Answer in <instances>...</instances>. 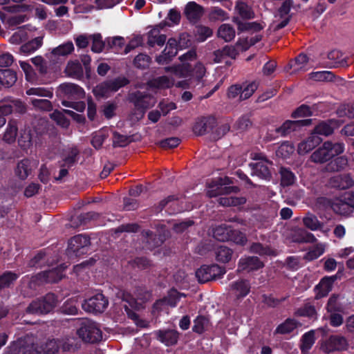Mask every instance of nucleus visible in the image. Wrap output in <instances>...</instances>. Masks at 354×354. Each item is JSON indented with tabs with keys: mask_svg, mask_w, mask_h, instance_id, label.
I'll list each match as a JSON object with an SVG mask.
<instances>
[{
	"mask_svg": "<svg viewBox=\"0 0 354 354\" xmlns=\"http://www.w3.org/2000/svg\"><path fill=\"white\" fill-rule=\"evenodd\" d=\"M81 346L80 342L75 337L67 338L60 341V348L64 351H75Z\"/></svg>",
	"mask_w": 354,
	"mask_h": 354,
	"instance_id": "nucleus-53",
	"label": "nucleus"
},
{
	"mask_svg": "<svg viewBox=\"0 0 354 354\" xmlns=\"http://www.w3.org/2000/svg\"><path fill=\"white\" fill-rule=\"evenodd\" d=\"M337 114L341 118H354V102L340 105L337 110Z\"/></svg>",
	"mask_w": 354,
	"mask_h": 354,
	"instance_id": "nucleus-61",
	"label": "nucleus"
},
{
	"mask_svg": "<svg viewBox=\"0 0 354 354\" xmlns=\"http://www.w3.org/2000/svg\"><path fill=\"white\" fill-rule=\"evenodd\" d=\"M231 289L236 292V298L241 299L246 297L250 292V283L248 279H239L230 284Z\"/></svg>",
	"mask_w": 354,
	"mask_h": 354,
	"instance_id": "nucleus-26",
	"label": "nucleus"
},
{
	"mask_svg": "<svg viewBox=\"0 0 354 354\" xmlns=\"http://www.w3.org/2000/svg\"><path fill=\"white\" fill-rule=\"evenodd\" d=\"M6 354H39L33 343L26 344L25 340L13 343Z\"/></svg>",
	"mask_w": 354,
	"mask_h": 354,
	"instance_id": "nucleus-17",
	"label": "nucleus"
},
{
	"mask_svg": "<svg viewBox=\"0 0 354 354\" xmlns=\"http://www.w3.org/2000/svg\"><path fill=\"white\" fill-rule=\"evenodd\" d=\"M129 100L134 106V114L142 118L146 111L155 104L154 97L146 92L136 91L129 95Z\"/></svg>",
	"mask_w": 354,
	"mask_h": 354,
	"instance_id": "nucleus-5",
	"label": "nucleus"
},
{
	"mask_svg": "<svg viewBox=\"0 0 354 354\" xmlns=\"http://www.w3.org/2000/svg\"><path fill=\"white\" fill-rule=\"evenodd\" d=\"M17 80V72L10 68H0V85L5 88H10Z\"/></svg>",
	"mask_w": 354,
	"mask_h": 354,
	"instance_id": "nucleus-23",
	"label": "nucleus"
},
{
	"mask_svg": "<svg viewBox=\"0 0 354 354\" xmlns=\"http://www.w3.org/2000/svg\"><path fill=\"white\" fill-rule=\"evenodd\" d=\"M183 40H185L183 35L180 36L179 42H178L176 39L174 37L169 38L162 53L156 57V62L160 65L169 64L177 55L178 46H184V42L183 41Z\"/></svg>",
	"mask_w": 354,
	"mask_h": 354,
	"instance_id": "nucleus-8",
	"label": "nucleus"
},
{
	"mask_svg": "<svg viewBox=\"0 0 354 354\" xmlns=\"http://www.w3.org/2000/svg\"><path fill=\"white\" fill-rule=\"evenodd\" d=\"M264 266L263 263L257 257H247L241 258L238 264V271L248 272L257 270Z\"/></svg>",
	"mask_w": 354,
	"mask_h": 354,
	"instance_id": "nucleus-19",
	"label": "nucleus"
},
{
	"mask_svg": "<svg viewBox=\"0 0 354 354\" xmlns=\"http://www.w3.org/2000/svg\"><path fill=\"white\" fill-rule=\"evenodd\" d=\"M111 92H116L120 88L124 87L130 83L128 78L124 76H119L114 79L107 80Z\"/></svg>",
	"mask_w": 354,
	"mask_h": 354,
	"instance_id": "nucleus-55",
	"label": "nucleus"
},
{
	"mask_svg": "<svg viewBox=\"0 0 354 354\" xmlns=\"http://www.w3.org/2000/svg\"><path fill=\"white\" fill-rule=\"evenodd\" d=\"M26 111V106L20 100H11L7 104L0 105V112L2 114L9 115L12 113L24 114Z\"/></svg>",
	"mask_w": 354,
	"mask_h": 354,
	"instance_id": "nucleus-21",
	"label": "nucleus"
},
{
	"mask_svg": "<svg viewBox=\"0 0 354 354\" xmlns=\"http://www.w3.org/2000/svg\"><path fill=\"white\" fill-rule=\"evenodd\" d=\"M242 93L241 95V101L249 99L253 93L257 90L259 82L257 80L245 81L242 84Z\"/></svg>",
	"mask_w": 354,
	"mask_h": 354,
	"instance_id": "nucleus-35",
	"label": "nucleus"
},
{
	"mask_svg": "<svg viewBox=\"0 0 354 354\" xmlns=\"http://www.w3.org/2000/svg\"><path fill=\"white\" fill-rule=\"evenodd\" d=\"M209 189L207 192V195L209 198L216 197L220 195H228L231 193H237L240 189L237 186H225L221 183L214 185L213 182L209 185Z\"/></svg>",
	"mask_w": 354,
	"mask_h": 354,
	"instance_id": "nucleus-20",
	"label": "nucleus"
},
{
	"mask_svg": "<svg viewBox=\"0 0 354 354\" xmlns=\"http://www.w3.org/2000/svg\"><path fill=\"white\" fill-rule=\"evenodd\" d=\"M18 145L23 151H27L32 145V133L30 129H21Z\"/></svg>",
	"mask_w": 354,
	"mask_h": 354,
	"instance_id": "nucleus-34",
	"label": "nucleus"
},
{
	"mask_svg": "<svg viewBox=\"0 0 354 354\" xmlns=\"http://www.w3.org/2000/svg\"><path fill=\"white\" fill-rule=\"evenodd\" d=\"M232 249L225 245H220L215 252L216 259L220 263H228L232 259Z\"/></svg>",
	"mask_w": 354,
	"mask_h": 354,
	"instance_id": "nucleus-48",
	"label": "nucleus"
},
{
	"mask_svg": "<svg viewBox=\"0 0 354 354\" xmlns=\"http://www.w3.org/2000/svg\"><path fill=\"white\" fill-rule=\"evenodd\" d=\"M213 34L212 30L205 26L198 25L196 26L195 36L199 42L205 41L208 37Z\"/></svg>",
	"mask_w": 354,
	"mask_h": 354,
	"instance_id": "nucleus-58",
	"label": "nucleus"
},
{
	"mask_svg": "<svg viewBox=\"0 0 354 354\" xmlns=\"http://www.w3.org/2000/svg\"><path fill=\"white\" fill-rule=\"evenodd\" d=\"M184 65L188 66L189 71L187 75H183V77L194 78L196 80L200 81L204 77L206 69L202 63L197 62L194 66H192V64L189 63H184Z\"/></svg>",
	"mask_w": 354,
	"mask_h": 354,
	"instance_id": "nucleus-30",
	"label": "nucleus"
},
{
	"mask_svg": "<svg viewBox=\"0 0 354 354\" xmlns=\"http://www.w3.org/2000/svg\"><path fill=\"white\" fill-rule=\"evenodd\" d=\"M310 77L315 81L333 82L335 75L332 71H323L310 73Z\"/></svg>",
	"mask_w": 354,
	"mask_h": 354,
	"instance_id": "nucleus-56",
	"label": "nucleus"
},
{
	"mask_svg": "<svg viewBox=\"0 0 354 354\" xmlns=\"http://www.w3.org/2000/svg\"><path fill=\"white\" fill-rule=\"evenodd\" d=\"M64 268H55L51 270H46L43 272L44 277L48 283H57L64 276L63 274Z\"/></svg>",
	"mask_w": 354,
	"mask_h": 354,
	"instance_id": "nucleus-44",
	"label": "nucleus"
},
{
	"mask_svg": "<svg viewBox=\"0 0 354 354\" xmlns=\"http://www.w3.org/2000/svg\"><path fill=\"white\" fill-rule=\"evenodd\" d=\"M109 84L107 80L97 85L93 90L94 95L97 97H106L110 92Z\"/></svg>",
	"mask_w": 354,
	"mask_h": 354,
	"instance_id": "nucleus-64",
	"label": "nucleus"
},
{
	"mask_svg": "<svg viewBox=\"0 0 354 354\" xmlns=\"http://www.w3.org/2000/svg\"><path fill=\"white\" fill-rule=\"evenodd\" d=\"M281 185L283 187H289L295 184L297 178L290 168L281 167L279 170Z\"/></svg>",
	"mask_w": 354,
	"mask_h": 354,
	"instance_id": "nucleus-38",
	"label": "nucleus"
},
{
	"mask_svg": "<svg viewBox=\"0 0 354 354\" xmlns=\"http://www.w3.org/2000/svg\"><path fill=\"white\" fill-rule=\"evenodd\" d=\"M204 14V8L195 1H189L185 6L184 15L190 23L198 22Z\"/></svg>",
	"mask_w": 354,
	"mask_h": 354,
	"instance_id": "nucleus-16",
	"label": "nucleus"
},
{
	"mask_svg": "<svg viewBox=\"0 0 354 354\" xmlns=\"http://www.w3.org/2000/svg\"><path fill=\"white\" fill-rule=\"evenodd\" d=\"M302 221L304 226L312 231L322 230L324 223L312 213L308 212Z\"/></svg>",
	"mask_w": 354,
	"mask_h": 354,
	"instance_id": "nucleus-36",
	"label": "nucleus"
},
{
	"mask_svg": "<svg viewBox=\"0 0 354 354\" xmlns=\"http://www.w3.org/2000/svg\"><path fill=\"white\" fill-rule=\"evenodd\" d=\"M337 157L328 162L325 171L327 172H338L343 171L348 165V160L346 156H336Z\"/></svg>",
	"mask_w": 354,
	"mask_h": 354,
	"instance_id": "nucleus-22",
	"label": "nucleus"
},
{
	"mask_svg": "<svg viewBox=\"0 0 354 354\" xmlns=\"http://www.w3.org/2000/svg\"><path fill=\"white\" fill-rule=\"evenodd\" d=\"M158 32V30L153 29L149 32L147 40L149 46L154 47L156 44L162 46L165 44L167 36L164 34L159 35Z\"/></svg>",
	"mask_w": 354,
	"mask_h": 354,
	"instance_id": "nucleus-47",
	"label": "nucleus"
},
{
	"mask_svg": "<svg viewBox=\"0 0 354 354\" xmlns=\"http://www.w3.org/2000/svg\"><path fill=\"white\" fill-rule=\"evenodd\" d=\"M89 37L92 39L91 50L93 53H101L104 48H106V40L103 41L100 33L91 35Z\"/></svg>",
	"mask_w": 354,
	"mask_h": 354,
	"instance_id": "nucleus-51",
	"label": "nucleus"
},
{
	"mask_svg": "<svg viewBox=\"0 0 354 354\" xmlns=\"http://www.w3.org/2000/svg\"><path fill=\"white\" fill-rule=\"evenodd\" d=\"M218 36L225 41L229 42L235 37V30L230 24H222L218 30Z\"/></svg>",
	"mask_w": 354,
	"mask_h": 354,
	"instance_id": "nucleus-50",
	"label": "nucleus"
},
{
	"mask_svg": "<svg viewBox=\"0 0 354 354\" xmlns=\"http://www.w3.org/2000/svg\"><path fill=\"white\" fill-rule=\"evenodd\" d=\"M79 153L80 151L77 147L71 148L62 159L63 163H60V167L68 168L73 167L77 161Z\"/></svg>",
	"mask_w": 354,
	"mask_h": 354,
	"instance_id": "nucleus-46",
	"label": "nucleus"
},
{
	"mask_svg": "<svg viewBox=\"0 0 354 354\" xmlns=\"http://www.w3.org/2000/svg\"><path fill=\"white\" fill-rule=\"evenodd\" d=\"M315 343V333L313 330L304 333L301 337L300 348L302 352L308 351Z\"/></svg>",
	"mask_w": 354,
	"mask_h": 354,
	"instance_id": "nucleus-60",
	"label": "nucleus"
},
{
	"mask_svg": "<svg viewBox=\"0 0 354 354\" xmlns=\"http://www.w3.org/2000/svg\"><path fill=\"white\" fill-rule=\"evenodd\" d=\"M344 150L345 145L344 142L326 141L311 154L310 159L315 163H325L336 156L343 153Z\"/></svg>",
	"mask_w": 354,
	"mask_h": 354,
	"instance_id": "nucleus-1",
	"label": "nucleus"
},
{
	"mask_svg": "<svg viewBox=\"0 0 354 354\" xmlns=\"http://www.w3.org/2000/svg\"><path fill=\"white\" fill-rule=\"evenodd\" d=\"M322 140L313 133L306 140L300 142L298 145L297 151L299 154H305L312 151L317 146Z\"/></svg>",
	"mask_w": 354,
	"mask_h": 354,
	"instance_id": "nucleus-27",
	"label": "nucleus"
},
{
	"mask_svg": "<svg viewBox=\"0 0 354 354\" xmlns=\"http://www.w3.org/2000/svg\"><path fill=\"white\" fill-rule=\"evenodd\" d=\"M41 349L45 354H55L60 349V340L55 339H48L41 346Z\"/></svg>",
	"mask_w": 354,
	"mask_h": 354,
	"instance_id": "nucleus-57",
	"label": "nucleus"
},
{
	"mask_svg": "<svg viewBox=\"0 0 354 354\" xmlns=\"http://www.w3.org/2000/svg\"><path fill=\"white\" fill-rule=\"evenodd\" d=\"M326 346L329 351H343L347 347V342L344 337L333 335L329 338Z\"/></svg>",
	"mask_w": 354,
	"mask_h": 354,
	"instance_id": "nucleus-33",
	"label": "nucleus"
},
{
	"mask_svg": "<svg viewBox=\"0 0 354 354\" xmlns=\"http://www.w3.org/2000/svg\"><path fill=\"white\" fill-rule=\"evenodd\" d=\"M341 277V273L337 272L332 276H325L322 278L319 282L315 286V299H320L328 295L332 290L334 283Z\"/></svg>",
	"mask_w": 354,
	"mask_h": 354,
	"instance_id": "nucleus-12",
	"label": "nucleus"
},
{
	"mask_svg": "<svg viewBox=\"0 0 354 354\" xmlns=\"http://www.w3.org/2000/svg\"><path fill=\"white\" fill-rule=\"evenodd\" d=\"M31 172L30 161L28 158L20 160L15 169V175L21 180H25Z\"/></svg>",
	"mask_w": 354,
	"mask_h": 354,
	"instance_id": "nucleus-31",
	"label": "nucleus"
},
{
	"mask_svg": "<svg viewBox=\"0 0 354 354\" xmlns=\"http://www.w3.org/2000/svg\"><path fill=\"white\" fill-rule=\"evenodd\" d=\"M125 45V40L122 37L117 36L106 39V50L115 53H120Z\"/></svg>",
	"mask_w": 354,
	"mask_h": 354,
	"instance_id": "nucleus-42",
	"label": "nucleus"
},
{
	"mask_svg": "<svg viewBox=\"0 0 354 354\" xmlns=\"http://www.w3.org/2000/svg\"><path fill=\"white\" fill-rule=\"evenodd\" d=\"M155 333L157 339L167 346L176 345L179 339V333L174 329L158 330Z\"/></svg>",
	"mask_w": 354,
	"mask_h": 354,
	"instance_id": "nucleus-18",
	"label": "nucleus"
},
{
	"mask_svg": "<svg viewBox=\"0 0 354 354\" xmlns=\"http://www.w3.org/2000/svg\"><path fill=\"white\" fill-rule=\"evenodd\" d=\"M148 85L150 88L164 89L172 87L174 82L167 76L162 75L150 80Z\"/></svg>",
	"mask_w": 354,
	"mask_h": 354,
	"instance_id": "nucleus-32",
	"label": "nucleus"
},
{
	"mask_svg": "<svg viewBox=\"0 0 354 354\" xmlns=\"http://www.w3.org/2000/svg\"><path fill=\"white\" fill-rule=\"evenodd\" d=\"M250 251L260 256L271 255L272 252L268 245H264L261 243H253L250 245Z\"/></svg>",
	"mask_w": 354,
	"mask_h": 354,
	"instance_id": "nucleus-62",
	"label": "nucleus"
},
{
	"mask_svg": "<svg viewBox=\"0 0 354 354\" xmlns=\"http://www.w3.org/2000/svg\"><path fill=\"white\" fill-rule=\"evenodd\" d=\"M313 115L312 108L305 104H302L296 108L291 113V118L296 119L299 118L310 117Z\"/></svg>",
	"mask_w": 354,
	"mask_h": 354,
	"instance_id": "nucleus-54",
	"label": "nucleus"
},
{
	"mask_svg": "<svg viewBox=\"0 0 354 354\" xmlns=\"http://www.w3.org/2000/svg\"><path fill=\"white\" fill-rule=\"evenodd\" d=\"M74 50V46L72 41H67L54 48L51 51V55L55 58L59 57H66Z\"/></svg>",
	"mask_w": 354,
	"mask_h": 354,
	"instance_id": "nucleus-43",
	"label": "nucleus"
},
{
	"mask_svg": "<svg viewBox=\"0 0 354 354\" xmlns=\"http://www.w3.org/2000/svg\"><path fill=\"white\" fill-rule=\"evenodd\" d=\"M19 278V274L12 271H5L0 274V291L10 288Z\"/></svg>",
	"mask_w": 354,
	"mask_h": 354,
	"instance_id": "nucleus-39",
	"label": "nucleus"
},
{
	"mask_svg": "<svg viewBox=\"0 0 354 354\" xmlns=\"http://www.w3.org/2000/svg\"><path fill=\"white\" fill-rule=\"evenodd\" d=\"M230 235V238L229 239V241H232L237 245L243 246L248 241L245 234L239 230L231 228Z\"/></svg>",
	"mask_w": 354,
	"mask_h": 354,
	"instance_id": "nucleus-63",
	"label": "nucleus"
},
{
	"mask_svg": "<svg viewBox=\"0 0 354 354\" xmlns=\"http://www.w3.org/2000/svg\"><path fill=\"white\" fill-rule=\"evenodd\" d=\"M18 132V127L17 121L10 120L9 121L6 129L4 132L3 140L4 142L8 144L14 143L17 138Z\"/></svg>",
	"mask_w": 354,
	"mask_h": 354,
	"instance_id": "nucleus-37",
	"label": "nucleus"
},
{
	"mask_svg": "<svg viewBox=\"0 0 354 354\" xmlns=\"http://www.w3.org/2000/svg\"><path fill=\"white\" fill-rule=\"evenodd\" d=\"M157 232L156 233L149 230H144L141 232L145 247L150 250L161 246L170 236V232L165 225H158Z\"/></svg>",
	"mask_w": 354,
	"mask_h": 354,
	"instance_id": "nucleus-3",
	"label": "nucleus"
},
{
	"mask_svg": "<svg viewBox=\"0 0 354 354\" xmlns=\"http://www.w3.org/2000/svg\"><path fill=\"white\" fill-rule=\"evenodd\" d=\"M297 326V323L294 319L288 318L280 324L275 329L274 334H289Z\"/></svg>",
	"mask_w": 354,
	"mask_h": 354,
	"instance_id": "nucleus-45",
	"label": "nucleus"
},
{
	"mask_svg": "<svg viewBox=\"0 0 354 354\" xmlns=\"http://www.w3.org/2000/svg\"><path fill=\"white\" fill-rule=\"evenodd\" d=\"M341 299L342 297L339 294H332L325 306L327 313H344L345 306L341 301Z\"/></svg>",
	"mask_w": 354,
	"mask_h": 354,
	"instance_id": "nucleus-25",
	"label": "nucleus"
},
{
	"mask_svg": "<svg viewBox=\"0 0 354 354\" xmlns=\"http://www.w3.org/2000/svg\"><path fill=\"white\" fill-rule=\"evenodd\" d=\"M57 93L69 101L84 99L85 97L84 90L79 85L73 83L61 84L57 88Z\"/></svg>",
	"mask_w": 354,
	"mask_h": 354,
	"instance_id": "nucleus-13",
	"label": "nucleus"
},
{
	"mask_svg": "<svg viewBox=\"0 0 354 354\" xmlns=\"http://www.w3.org/2000/svg\"><path fill=\"white\" fill-rule=\"evenodd\" d=\"M43 45V37H37L28 42L22 44L19 48V52L21 54L28 55L35 52Z\"/></svg>",
	"mask_w": 354,
	"mask_h": 354,
	"instance_id": "nucleus-28",
	"label": "nucleus"
},
{
	"mask_svg": "<svg viewBox=\"0 0 354 354\" xmlns=\"http://www.w3.org/2000/svg\"><path fill=\"white\" fill-rule=\"evenodd\" d=\"M216 127V120L214 116L201 117L196 121L193 131L197 136H203L211 133Z\"/></svg>",
	"mask_w": 354,
	"mask_h": 354,
	"instance_id": "nucleus-15",
	"label": "nucleus"
},
{
	"mask_svg": "<svg viewBox=\"0 0 354 354\" xmlns=\"http://www.w3.org/2000/svg\"><path fill=\"white\" fill-rule=\"evenodd\" d=\"M91 245L90 237L85 234H77L72 237L68 244L66 250L69 256L80 257L88 253Z\"/></svg>",
	"mask_w": 354,
	"mask_h": 354,
	"instance_id": "nucleus-6",
	"label": "nucleus"
},
{
	"mask_svg": "<svg viewBox=\"0 0 354 354\" xmlns=\"http://www.w3.org/2000/svg\"><path fill=\"white\" fill-rule=\"evenodd\" d=\"M225 272V268L217 264L203 265L196 271V277L199 283H204L216 278H221Z\"/></svg>",
	"mask_w": 354,
	"mask_h": 354,
	"instance_id": "nucleus-7",
	"label": "nucleus"
},
{
	"mask_svg": "<svg viewBox=\"0 0 354 354\" xmlns=\"http://www.w3.org/2000/svg\"><path fill=\"white\" fill-rule=\"evenodd\" d=\"M312 122V119L287 120L280 127L276 128L274 131L277 136L286 137L292 132L300 131L303 127L310 126Z\"/></svg>",
	"mask_w": 354,
	"mask_h": 354,
	"instance_id": "nucleus-10",
	"label": "nucleus"
},
{
	"mask_svg": "<svg viewBox=\"0 0 354 354\" xmlns=\"http://www.w3.org/2000/svg\"><path fill=\"white\" fill-rule=\"evenodd\" d=\"M333 211L338 214L349 215L354 211V193L346 192L335 201Z\"/></svg>",
	"mask_w": 354,
	"mask_h": 354,
	"instance_id": "nucleus-11",
	"label": "nucleus"
},
{
	"mask_svg": "<svg viewBox=\"0 0 354 354\" xmlns=\"http://www.w3.org/2000/svg\"><path fill=\"white\" fill-rule=\"evenodd\" d=\"M231 228L232 227L230 226L225 224L216 226L213 230L214 238L221 242L229 241Z\"/></svg>",
	"mask_w": 354,
	"mask_h": 354,
	"instance_id": "nucleus-40",
	"label": "nucleus"
},
{
	"mask_svg": "<svg viewBox=\"0 0 354 354\" xmlns=\"http://www.w3.org/2000/svg\"><path fill=\"white\" fill-rule=\"evenodd\" d=\"M236 9L239 15L243 19H251L254 17V13L252 8L245 2L239 1L236 3Z\"/></svg>",
	"mask_w": 354,
	"mask_h": 354,
	"instance_id": "nucleus-52",
	"label": "nucleus"
},
{
	"mask_svg": "<svg viewBox=\"0 0 354 354\" xmlns=\"http://www.w3.org/2000/svg\"><path fill=\"white\" fill-rule=\"evenodd\" d=\"M297 317H307L310 320L315 321L318 319V313L314 305L310 303H306L297 308L295 313Z\"/></svg>",
	"mask_w": 354,
	"mask_h": 354,
	"instance_id": "nucleus-29",
	"label": "nucleus"
},
{
	"mask_svg": "<svg viewBox=\"0 0 354 354\" xmlns=\"http://www.w3.org/2000/svg\"><path fill=\"white\" fill-rule=\"evenodd\" d=\"M79 337L84 342L95 344L102 339V331L98 324L89 319L83 321L77 330Z\"/></svg>",
	"mask_w": 354,
	"mask_h": 354,
	"instance_id": "nucleus-4",
	"label": "nucleus"
},
{
	"mask_svg": "<svg viewBox=\"0 0 354 354\" xmlns=\"http://www.w3.org/2000/svg\"><path fill=\"white\" fill-rule=\"evenodd\" d=\"M109 305V300L102 292H97L87 299H84L82 304V308L93 314L103 313Z\"/></svg>",
	"mask_w": 354,
	"mask_h": 354,
	"instance_id": "nucleus-9",
	"label": "nucleus"
},
{
	"mask_svg": "<svg viewBox=\"0 0 354 354\" xmlns=\"http://www.w3.org/2000/svg\"><path fill=\"white\" fill-rule=\"evenodd\" d=\"M57 303V296L54 293L48 292L32 301L26 308V312L32 315H46L53 310Z\"/></svg>",
	"mask_w": 354,
	"mask_h": 354,
	"instance_id": "nucleus-2",
	"label": "nucleus"
},
{
	"mask_svg": "<svg viewBox=\"0 0 354 354\" xmlns=\"http://www.w3.org/2000/svg\"><path fill=\"white\" fill-rule=\"evenodd\" d=\"M272 165L273 163L271 160L249 163L251 176H257L259 178L266 181L270 180L272 178L271 168Z\"/></svg>",
	"mask_w": 354,
	"mask_h": 354,
	"instance_id": "nucleus-14",
	"label": "nucleus"
},
{
	"mask_svg": "<svg viewBox=\"0 0 354 354\" xmlns=\"http://www.w3.org/2000/svg\"><path fill=\"white\" fill-rule=\"evenodd\" d=\"M65 71L68 76L72 77L81 78L83 76V68L78 61L69 62Z\"/></svg>",
	"mask_w": 354,
	"mask_h": 354,
	"instance_id": "nucleus-49",
	"label": "nucleus"
},
{
	"mask_svg": "<svg viewBox=\"0 0 354 354\" xmlns=\"http://www.w3.org/2000/svg\"><path fill=\"white\" fill-rule=\"evenodd\" d=\"M209 325V320L204 315H198L194 319V325L192 331L197 334L201 335L206 331Z\"/></svg>",
	"mask_w": 354,
	"mask_h": 354,
	"instance_id": "nucleus-41",
	"label": "nucleus"
},
{
	"mask_svg": "<svg viewBox=\"0 0 354 354\" xmlns=\"http://www.w3.org/2000/svg\"><path fill=\"white\" fill-rule=\"evenodd\" d=\"M132 142L131 137L122 135L117 131L113 133V147H124Z\"/></svg>",
	"mask_w": 354,
	"mask_h": 354,
	"instance_id": "nucleus-59",
	"label": "nucleus"
},
{
	"mask_svg": "<svg viewBox=\"0 0 354 354\" xmlns=\"http://www.w3.org/2000/svg\"><path fill=\"white\" fill-rule=\"evenodd\" d=\"M336 125L337 121L335 120L322 121L315 127L313 133L316 136H328L333 133Z\"/></svg>",
	"mask_w": 354,
	"mask_h": 354,
	"instance_id": "nucleus-24",
	"label": "nucleus"
}]
</instances>
